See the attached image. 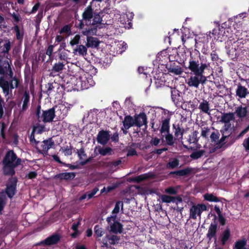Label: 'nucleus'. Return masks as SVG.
<instances>
[{
    "mask_svg": "<svg viewBox=\"0 0 249 249\" xmlns=\"http://www.w3.org/2000/svg\"><path fill=\"white\" fill-rule=\"evenodd\" d=\"M0 74L3 76L0 77V87L7 99L10 97V88L13 89L18 87V79L13 77L11 65L8 61H2L0 56Z\"/></svg>",
    "mask_w": 249,
    "mask_h": 249,
    "instance_id": "1",
    "label": "nucleus"
},
{
    "mask_svg": "<svg viewBox=\"0 0 249 249\" xmlns=\"http://www.w3.org/2000/svg\"><path fill=\"white\" fill-rule=\"evenodd\" d=\"M70 83L77 90L88 89L95 84L92 76L83 71L71 77Z\"/></svg>",
    "mask_w": 249,
    "mask_h": 249,
    "instance_id": "2",
    "label": "nucleus"
},
{
    "mask_svg": "<svg viewBox=\"0 0 249 249\" xmlns=\"http://www.w3.org/2000/svg\"><path fill=\"white\" fill-rule=\"evenodd\" d=\"M20 160L17 159L12 151H8L3 160V171L5 174L13 175L15 173V167L20 163Z\"/></svg>",
    "mask_w": 249,
    "mask_h": 249,
    "instance_id": "3",
    "label": "nucleus"
},
{
    "mask_svg": "<svg viewBox=\"0 0 249 249\" xmlns=\"http://www.w3.org/2000/svg\"><path fill=\"white\" fill-rule=\"evenodd\" d=\"M234 120V115L233 113H227L222 115L220 122L224 123V125L221 130L222 134L221 140H224L231 134L232 128L231 122H233Z\"/></svg>",
    "mask_w": 249,
    "mask_h": 249,
    "instance_id": "4",
    "label": "nucleus"
},
{
    "mask_svg": "<svg viewBox=\"0 0 249 249\" xmlns=\"http://www.w3.org/2000/svg\"><path fill=\"white\" fill-rule=\"evenodd\" d=\"M55 113L53 107L47 110H41L40 107L38 106L37 107L36 115L39 122L50 123L54 119Z\"/></svg>",
    "mask_w": 249,
    "mask_h": 249,
    "instance_id": "5",
    "label": "nucleus"
},
{
    "mask_svg": "<svg viewBox=\"0 0 249 249\" xmlns=\"http://www.w3.org/2000/svg\"><path fill=\"white\" fill-rule=\"evenodd\" d=\"M189 69L193 72L194 74L201 76H204L203 74L204 70L209 66V63L203 62L199 63L198 60L193 59L189 60Z\"/></svg>",
    "mask_w": 249,
    "mask_h": 249,
    "instance_id": "6",
    "label": "nucleus"
},
{
    "mask_svg": "<svg viewBox=\"0 0 249 249\" xmlns=\"http://www.w3.org/2000/svg\"><path fill=\"white\" fill-rule=\"evenodd\" d=\"M207 210V206L204 204H194L190 208L189 217L196 219L197 217H200L202 213Z\"/></svg>",
    "mask_w": 249,
    "mask_h": 249,
    "instance_id": "7",
    "label": "nucleus"
},
{
    "mask_svg": "<svg viewBox=\"0 0 249 249\" xmlns=\"http://www.w3.org/2000/svg\"><path fill=\"white\" fill-rule=\"evenodd\" d=\"M206 81L204 76L197 74L192 75L187 80L186 83L189 87L198 88L200 84H204Z\"/></svg>",
    "mask_w": 249,
    "mask_h": 249,
    "instance_id": "8",
    "label": "nucleus"
},
{
    "mask_svg": "<svg viewBox=\"0 0 249 249\" xmlns=\"http://www.w3.org/2000/svg\"><path fill=\"white\" fill-rule=\"evenodd\" d=\"M116 215H113L108 217L107 219V221L109 224V231L115 233H121L123 231L122 225L116 221Z\"/></svg>",
    "mask_w": 249,
    "mask_h": 249,
    "instance_id": "9",
    "label": "nucleus"
},
{
    "mask_svg": "<svg viewBox=\"0 0 249 249\" xmlns=\"http://www.w3.org/2000/svg\"><path fill=\"white\" fill-rule=\"evenodd\" d=\"M115 16L116 18L125 28L127 25H130L131 21L133 18V14L131 12H127L121 15L117 13L115 14Z\"/></svg>",
    "mask_w": 249,
    "mask_h": 249,
    "instance_id": "10",
    "label": "nucleus"
},
{
    "mask_svg": "<svg viewBox=\"0 0 249 249\" xmlns=\"http://www.w3.org/2000/svg\"><path fill=\"white\" fill-rule=\"evenodd\" d=\"M53 108L55 112V115L57 116L60 119H63L67 116L69 109V107L65 104H59Z\"/></svg>",
    "mask_w": 249,
    "mask_h": 249,
    "instance_id": "11",
    "label": "nucleus"
},
{
    "mask_svg": "<svg viewBox=\"0 0 249 249\" xmlns=\"http://www.w3.org/2000/svg\"><path fill=\"white\" fill-rule=\"evenodd\" d=\"M214 39L220 42L224 39L225 37H227L228 35L226 33V29L221 27L217 26L215 28L212 33Z\"/></svg>",
    "mask_w": 249,
    "mask_h": 249,
    "instance_id": "12",
    "label": "nucleus"
},
{
    "mask_svg": "<svg viewBox=\"0 0 249 249\" xmlns=\"http://www.w3.org/2000/svg\"><path fill=\"white\" fill-rule=\"evenodd\" d=\"M246 13H241L234 17L235 24H234V29L240 33V32L243 31L242 21L243 18L246 17Z\"/></svg>",
    "mask_w": 249,
    "mask_h": 249,
    "instance_id": "13",
    "label": "nucleus"
},
{
    "mask_svg": "<svg viewBox=\"0 0 249 249\" xmlns=\"http://www.w3.org/2000/svg\"><path fill=\"white\" fill-rule=\"evenodd\" d=\"M121 160H118L115 162H110L107 161H104L101 162V166L107 168L108 170L110 172H113L117 170V167L120 164Z\"/></svg>",
    "mask_w": 249,
    "mask_h": 249,
    "instance_id": "14",
    "label": "nucleus"
},
{
    "mask_svg": "<svg viewBox=\"0 0 249 249\" xmlns=\"http://www.w3.org/2000/svg\"><path fill=\"white\" fill-rule=\"evenodd\" d=\"M16 180L11 179L9 183L7 185L6 193L9 197L12 198L15 194L16 191Z\"/></svg>",
    "mask_w": 249,
    "mask_h": 249,
    "instance_id": "15",
    "label": "nucleus"
},
{
    "mask_svg": "<svg viewBox=\"0 0 249 249\" xmlns=\"http://www.w3.org/2000/svg\"><path fill=\"white\" fill-rule=\"evenodd\" d=\"M134 119L133 117L128 115L124 117L123 121V126L122 130L124 134L127 133L126 130L131 126H134Z\"/></svg>",
    "mask_w": 249,
    "mask_h": 249,
    "instance_id": "16",
    "label": "nucleus"
},
{
    "mask_svg": "<svg viewBox=\"0 0 249 249\" xmlns=\"http://www.w3.org/2000/svg\"><path fill=\"white\" fill-rule=\"evenodd\" d=\"M135 125L140 127L146 124V116L144 113H141L134 117Z\"/></svg>",
    "mask_w": 249,
    "mask_h": 249,
    "instance_id": "17",
    "label": "nucleus"
},
{
    "mask_svg": "<svg viewBox=\"0 0 249 249\" xmlns=\"http://www.w3.org/2000/svg\"><path fill=\"white\" fill-rule=\"evenodd\" d=\"M110 135L109 133L105 131H102L99 132L97 136V142L98 143L105 145L109 139Z\"/></svg>",
    "mask_w": 249,
    "mask_h": 249,
    "instance_id": "18",
    "label": "nucleus"
},
{
    "mask_svg": "<svg viewBox=\"0 0 249 249\" xmlns=\"http://www.w3.org/2000/svg\"><path fill=\"white\" fill-rule=\"evenodd\" d=\"M236 96L238 97V100L239 99L245 98L247 95L249 94L248 89L242 86L241 84H239L237 86V88L235 91Z\"/></svg>",
    "mask_w": 249,
    "mask_h": 249,
    "instance_id": "19",
    "label": "nucleus"
},
{
    "mask_svg": "<svg viewBox=\"0 0 249 249\" xmlns=\"http://www.w3.org/2000/svg\"><path fill=\"white\" fill-rule=\"evenodd\" d=\"M120 238L119 236L116 235H107L105 238L103 240V243L104 246H107V241L110 244H116L119 242Z\"/></svg>",
    "mask_w": 249,
    "mask_h": 249,
    "instance_id": "20",
    "label": "nucleus"
},
{
    "mask_svg": "<svg viewBox=\"0 0 249 249\" xmlns=\"http://www.w3.org/2000/svg\"><path fill=\"white\" fill-rule=\"evenodd\" d=\"M65 69V64L61 62L56 63L53 66L51 74L53 76L56 75L61 73Z\"/></svg>",
    "mask_w": 249,
    "mask_h": 249,
    "instance_id": "21",
    "label": "nucleus"
},
{
    "mask_svg": "<svg viewBox=\"0 0 249 249\" xmlns=\"http://www.w3.org/2000/svg\"><path fill=\"white\" fill-rule=\"evenodd\" d=\"M198 108L203 113L207 114L208 115L210 114L211 110L210 108V105L209 102L206 100H203L202 102L200 103L198 106Z\"/></svg>",
    "mask_w": 249,
    "mask_h": 249,
    "instance_id": "22",
    "label": "nucleus"
},
{
    "mask_svg": "<svg viewBox=\"0 0 249 249\" xmlns=\"http://www.w3.org/2000/svg\"><path fill=\"white\" fill-rule=\"evenodd\" d=\"M86 46L88 48H96L99 46V42L97 38L88 36Z\"/></svg>",
    "mask_w": 249,
    "mask_h": 249,
    "instance_id": "23",
    "label": "nucleus"
},
{
    "mask_svg": "<svg viewBox=\"0 0 249 249\" xmlns=\"http://www.w3.org/2000/svg\"><path fill=\"white\" fill-rule=\"evenodd\" d=\"M233 113L234 114H235L239 118H244L246 116L247 113V108L242 106L238 107H236L235 112Z\"/></svg>",
    "mask_w": 249,
    "mask_h": 249,
    "instance_id": "24",
    "label": "nucleus"
},
{
    "mask_svg": "<svg viewBox=\"0 0 249 249\" xmlns=\"http://www.w3.org/2000/svg\"><path fill=\"white\" fill-rule=\"evenodd\" d=\"M53 145V142L51 139H50L44 141L41 146L43 151L47 152Z\"/></svg>",
    "mask_w": 249,
    "mask_h": 249,
    "instance_id": "25",
    "label": "nucleus"
},
{
    "mask_svg": "<svg viewBox=\"0 0 249 249\" xmlns=\"http://www.w3.org/2000/svg\"><path fill=\"white\" fill-rule=\"evenodd\" d=\"M29 100L30 96L29 93L27 91H25L22 99L23 102L22 109L23 110H25L28 108Z\"/></svg>",
    "mask_w": 249,
    "mask_h": 249,
    "instance_id": "26",
    "label": "nucleus"
},
{
    "mask_svg": "<svg viewBox=\"0 0 249 249\" xmlns=\"http://www.w3.org/2000/svg\"><path fill=\"white\" fill-rule=\"evenodd\" d=\"M59 240V236L58 235H53L47 238L44 243L47 245H51L56 244Z\"/></svg>",
    "mask_w": 249,
    "mask_h": 249,
    "instance_id": "27",
    "label": "nucleus"
},
{
    "mask_svg": "<svg viewBox=\"0 0 249 249\" xmlns=\"http://www.w3.org/2000/svg\"><path fill=\"white\" fill-rule=\"evenodd\" d=\"M75 176V174L72 172H65L59 174L57 175L58 178L60 179H73Z\"/></svg>",
    "mask_w": 249,
    "mask_h": 249,
    "instance_id": "28",
    "label": "nucleus"
},
{
    "mask_svg": "<svg viewBox=\"0 0 249 249\" xmlns=\"http://www.w3.org/2000/svg\"><path fill=\"white\" fill-rule=\"evenodd\" d=\"M173 127L175 129V135L178 139H182L183 134L184 132V129L181 128L179 125H174Z\"/></svg>",
    "mask_w": 249,
    "mask_h": 249,
    "instance_id": "29",
    "label": "nucleus"
},
{
    "mask_svg": "<svg viewBox=\"0 0 249 249\" xmlns=\"http://www.w3.org/2000/svg\"><path fill=\"white\" fill-rule=\"evenodd\" d=\"M217 229V225L215 223H212L209 227L207 233L208 237L211 239L214 236Z\"/></svg>",
    "mask_w": 249,
    "mask_h": 249,
    "instance_id": "30",
    "label": "nucleus"
},
{
    "mask_svg": "<svg viewBox=\"0 0 249 249\" xmlns=\"http://www.w3.org/2000/svg\"><path fill=\"white\" fill-rule=\"evenodd\" d=\"M83 18L89 20L93 17L92 9L90 6H88L83 13Z\"/></svg>",
    "mask_w": 249,
    "mask_h": 249,
    "instance_id": "31",
    "label": "nucleus"
},
{
    "mask_svg": "<svg viewBox=\"0 0 249 249\" xmlns=\"http://www.w3.org/2000/svg\"><path fill=\"white\" fill-rule=\"evenodd\" d=\"M78 53L79 55L85 56L87 53V47L84 45H79L76 49L74 50V53Z\"/></svg>",
    "mask_w": 249,
    "mask_h": 249,
    "instance_id": "32",
    "label": "nucleus"
},
{
    "mask_svg": "<svg viewBox=\"0 0 249 249\" xmlns=\"http://www.w3.org/2000/svg\"><path fill=\"white\" fill-rule=\"evenodd\" d=\"M204 199L210 202H218L219 199L215 196L212 194H206L204 195Z\"/></svg>",
    "mask_w": 249,
    "mask_h": 249,
    "instance_id": "33",
    "label": "nucleus"
},
{
    "mask_svg": "<svg viewBox=\"0 0 249 249\" xmlns=\"http://www.w3.org/2000/svg\"><path fill=\"white\" fill-rule=\"evenodd\" d=\"M179 165V161L177 159H171L168 163L167 166L169 168L173 169L178 167Z\"/></svg>",
    "mask_w": 249,
    "mask_h": 249,
    "instance_id": "34",
    "label": "nucleus"
},
{
    "mask_svg": "<svg viewBox=\"0 0 249 249\" xmlns=\"http://www.w3.org/2000/svg\"><path fill=\"white\" fill-rule=\"evenodd\" d=\"M246 241L244 239L237 241L235 244V249H246L245 247Z\"/></svg>",
    "mask_w": 249,
    "mask_h": 249,
    "instance_id": "35",
    "label": "nucleus"
},
{
    "mask_svg": "<svg viewBox=\"0 0 249 249\" xmlns=\"http://www.w3.org/2000/svg\"><path fill=\"white\" fill-rule=\"evenodd\" d=\"M165 139L166 143L168 145H172L174 144L175 139L174 138L172 134L169 133L166 134Z\"/></svg>",
    "mask_w": 249,
    "mask_h": 249,
    "instance_id": "36",
    "label": "nucleus"
},
{
    "mask_svg": "<svg viewBox=\"0 0 249 249\" xmlns=\"http://www.w3.org/2000/svg\"><path fill=\"white\" fill-rule=\"evenodd\" d=\"M169 127L168 125V123L167 121H164L162 124V126L160 130L161 133H169Z\"/></svg>",
    "mask_w": 249,
    "mask_h": 249,
    "instance_id": "37",
    "label": "nucleus"
},
{
    "mask_svg": "<svg viewBox=\"0 0 249 249\" xmlns=\"http://www.w3.org/2000/svg\"><path fill=\"white\" fill-rule=\"evenodd\" d=\"M198 132L195 131L190 136L189 142L190 143H195L197 142V135Z\"/></svg>",
    "mask_w": 249,
    "mask_h": 249,
    "instance_id": "38",
    "label": "nucleus"
},
{
    "mask_svg": "<svg viewBox=\"0 0 249 249\" xmlns=\"http://www.w3.org/2000/svg\"><path fill=\"white\" fill-rule=\"evenodd\" d=\"M123 208V202H122V201L117 202L115 204V207L112 211V213H115V214L118 213L119 212L120 209H121V210H122Z\"/></svg>",
    "mask_w": 249,
    "mask_h": 249,
    "instance_id": "39",
    "label": "nucleus"
},
{
    "mask_svg": "<svg viewBox=\"0 0 249 249\" xmlns=\"http://www.w3.org/2000/svg\"><path fill=\"white\" fill-rule=\"evenodd\" d=\"M178 187H170L165 190V192L170 195H175L178 193Z\"/></svg>",
    "mask_w": 249,
    "mask_h": 249,
    "instance_id": "40",
    "label": "nucleus"
},
{
    "mask_svg": "<svg viewBox=\"0 0 249 249\" xmlns=\"http://www.w3.org/2000/svg\"><path fill=\"white\" fill-rule=\"evenodd\" d=\"M112 149L109 147H103L99 149V153L103 156L107 155H110L111 154Z\"/></svg>",
    "mask_w": 249,
    "mask_h": 249,
    "instance_id": "41",
    "label": "nucleus"
},
{
    "mask_svg": "<svg viewBox=\"0 0 249 249\" xmlns=\"http://www.w3.org/2000/svg\"><path fill=\"white\" fill-rule=\"evenodd\" d=\"M6 197L5 195L4 194V193H1L0 194V212H1L2 210L6 203Z\"/></svg>",
    "mask_w": 249,
    "mask_h": 249,
    "instance_id": "42",
    "label": "nucleus"
},
{
    "mask_svg": "<svg viewBox=\"0 0 249 249\" xmlns=\"http://www.w3.org/2000/svg\"><path fill=\"white\" fill-rule=\"evenodd\" d=\"M169 71L176 75H179L182 73V70L179 66L172 67L169 69Z\"/></svg>",
    "mask_w": 249,
    "mask_h": 249,
    "instance_id": "43",
    "label": "nucleus"
},
{
    "mask_svg": "<svg viewBox=\"0 0 249 249\" xmlns=\"http://www.w3.org/2000/svg\"><path fill=\"white\" fill-rule=\"evenodd\" d=\"M5 43L3 45V53H8L11 49V43L9 39H5Z\"/></svg>",
    "mask_w": 249,
    "mask_h": 249,
    "instance_id": "44",
    "label": "nucleus"
},
{
    "mask_svg": "<svg viewBox=\"0 0 249 249\" xmlns=\"http://www.w3.org/2000/svg\"><path fill=\"white\" fill-rule=\"evenodd\" d=\"M14 30L16 32L17 39L21 41L23 38V33L20 31L19 27L18 25L15 26Z\"/></svg>",
    "mask_w": 249,
    "mask_h": 249,
    "instance_id": "45",
    "label": "nucleus"
},
{
    "mask_svg": "<svg viewBox=\"0 0 249 249\" xmlns=\"http://www.w3.org/2000/svg\"><path fill=\"white\" fill-rule=\"evenodd\" d=\"M54 85H56V83H55ZM46 88L47 89L46 90V93L48 95H50L52 94L53 92L54 91L55 86L53 83H48L46 85Z\"/></svg>",
    "mask_w": 249,
    "mask_h": 249,
    "instance_id": "46",
    "label": "nucleus"
},
{
    "mask_svg": "<svg viewBox=\"0 0 249 249\" xmlns=\"http://www.w3.org/2000/svg\"><path fill=\"white\" fill-rule=\"evenodd\" d=\"M173 197L167 195H163L160 196L162 202L170 203L173 201Z\"/></svg>",
    "mask_w": 249,
    "mask_h": 249,
    "instance_id": "47",
    "label": "nucleus"
},
{
    "mask_svg": "<svg viewBox=\"0 0 249 249\" xmlns=\"http://www.w3.org/2000/svg\"><path fill=\"white\" fill-rule=\"evenodd\" d=\"M80 39V36L78 35H76L73 38L71 39L70 41V44L71 46H74L75 45H77L79 43V41Z\"/></svg>",
    "mask_w": 249,
    "mask_h": 249,
    "instance_id": "48",
    "label": "nucleus"
},
{
    "mask_svg": "<svg viewBox=\"0 0 249 249\" xmlns=\"http://www.w3.org/2000/svg\"><path fill=\"white\" fill-rule=\"evenodd\" d=\"M94 231L98 237H101L104 234L103 229L97 225L94 227Z\"/></svg>",
    "mask_w": 249,
    "mask_h": 249,
    "instance_id": "49",
    "label": "nucleus"
},
{
    "mask_svg": "<svg viewBox=\"0 0 249 249\" xmlns=\"http://www.w3.org/2000/svg\"><path fill=\"white\" fill-rule=\"evenodd\" d=\"M45 130V127L43 125H38L34 127L33 129V132L37 134H40Z\"/></svg>",
    "mask_w": 249,
    "mask_h": 249,
    "instance_id": "50",
    "label": "nucleus"
},
{
    "mask_svg": "<svg viewBox=\"0 0 249 249\" xmlns=\"http://www.w3.org/2000/svg\"><path fill=\"white\" fill-rule=\"evenodd\" d=\"M230 236V231L226 230L223 233V236L222 238V243L224 245L226 241L228 239Z\"/></svg>",
    "mask_w": 249,
    "mask_h": 249,
    "instance_id": "51",
    "label": "nucleus"
},
{
    "mask_svg": "<svg viewBox=\"0 0 249 249\" xmlns=\"http://www.w3.org/2000/svg\"><path fill=\"white\" fill-rule=\"evenodd\" d=\"M60 34L65 33L67 35H70L71 34V29L68 25L64 26L60 31Z\"/></svg>",
    "mask_w": 249,
    "mask_h": 249,
    "instance_id": "52",
    "label": "nucleus"
},
{
    "mask_svg": "<svg viewBox=\"0 0 249 249\" xmlns=\"http://www.w3.org/2000/svg\"><path fill=\"white\" fill-rule=\"evenodd\" d=\"M147 178L148 176L146 174H143L136 177L134 178V180L137 182H140L142 180L146 179Z\"/></svg>",
    "mask_w": 249,
    "mask_h": 249,
    "instance_id": "53",
    "label": "nucleus"
},
{
    "mask_svg": "<svg viewBox=\"0 0 249 249\" xmlns=\"http://www.w3.org/2000/svg\"><path fill=\"white\" fill-rule=\"evenodd\" d=\"M203 154V152L202 151H196L191 155V157L196 159L201 157Z\"/></svg>",
    "mask_w": 249,
    "mask_h": 249,
    "instance_id": "54",
    "label": "nucleus"
},
{
    "mask_svg": "<svg viewBox=\"0 0 249 249\" xmlns=\"http://www.w3.org/2000/svg\"><path fill=\"white\" fill-rule=\"evenodd\" d=\"M93 22L92 23V24H96L100 23L101 21V18L99 14H94L93 16Z\"/></svg>",
    "mask_w": 249,
    "mask_h": 249,
    "instance_id": "55",
    "label": "nucleus"
},
{
    "mask_svg": "<svg viewBox=\"0 0 249 249\" xmlns=\"http://www.w3.org/2000/svg\"><path fill=\"white\" fill-rule=\"evenodd\" d=\"M181 247L184 249H191L192 248V245L191 243L188 241L181 243Z\"/></svg>",
    "mask_w": 249,
    "mask_h": 249,
    "instance_id": "56",
    "label": "nucleus"
},
{
    "mask_svg": "<svg viewBox=\"0 0 249 249\" xmlns=\"http://www.w3.org/2000/svg\"><path fill=\"white\" fill-rule=\"evenodd\" d=\"M210 132V129L208 127H204L201 129V136L203 137H207Z\"/></svg>",
    "mask_w": 249,
    "mask_h": 249,
    "instance_id": "57",
    "label": "nucleus"
},
{
    "mask_svg": "<svg viewBox=\"0 0 249 249\" xmlns=\"http://www.w3.org/2000/svg\"><path fill=\"white\" fill-rule=\"evenodd\" d=\"M78 155L81 160H84L86 158V154L83 149H80L77 151Z\"/></svg>",
    "mask_w": 249,
    "mask_h": 249,
    "instance_id": "58",
    "label": "nucleus"
},
{
    "mask_svg": "<svg viewBox=\"0 0 249 249\" xmlns=\"http://www.w3.org/2000/svg\"><path fill=\"white\" fill-rule=\"evenodd\" d=\"M155 84L157 88H160L164 85V82L162 80L155 78Z\"/></svg>",
    "mask_w": 249,
    "mask_h": 249,
    "instance_id": "59",
    "label": "nucleus"
},
{
    "mask_svg": "<svg viewBox=\"0 0 249 249\" xmlns=\"http://www.w3.org/2000/svg\"><path fill=\"white\" fill-rule=\"evenodd\" d=\"M243 145L246 151L249 152V137L244 140Z\"/></svg>",
    "mask_w": 249,
    "mask_h": 249,
    "instance_id": "60",
    "label": "nucleus"
},
{
    "mask_svg": "<svg viewBox=\"0 0 249 249\" xmlns=\"http://www.w3.org/2000/svg\"><path fill=\"white\" fill-rule=\"evenodd\" d=\"M182 202V199L180 196L173 197V203L176 204L177 205H179Z\"/></svg>",
    "mask_w": 249,
    "mask_h": 249,
    "instance_id": "61",
    "label": "nucleus"
},
{
    "mask_svg": "<svg viewBox=\"0 0 249 249\" xmlns=\"http://www.w3.org/2000/svg\"><path fill=\"white\" fill-rule=\"evenodd\" d=\"M160 142V140L157 138H153L150 142L152 145H158Z\"/></svg>",
    "mask_w": 249,
    "mask_h": 249,
    "instance_id": "62",
    "label": "nucleus"
},
{
    "mask_svg": "<svg viewBox=\"0 0 249 249\" xmlns=\"http://www.w3.org/2000/svg\"><path fill=\"white\" fill-rule=\"evenodd\" d=\"M37 174L36 172H30L27 175V177L30 179H33L36 177Z\"/></svg>",
    "mask_w": 249,
    "mask_h": 249,
    "instance_id": "63",
    "label": "nucleus"
},
{
    "mask_svg": "<svg viewBox=\"0 0 249 249\" xmlns=\"http://www.w3.org/2000/svg\"><path fill=\"white\" fill-rule=\"evenodd\" d=\"M249 130V125L238 135V138L242 137L245 134H246Z\"/></svg>",
    "mask_w": 249,
    "mask_h": 249,
    "instance_id": "64",
    "label": "nucleus"
}]
</instances>
